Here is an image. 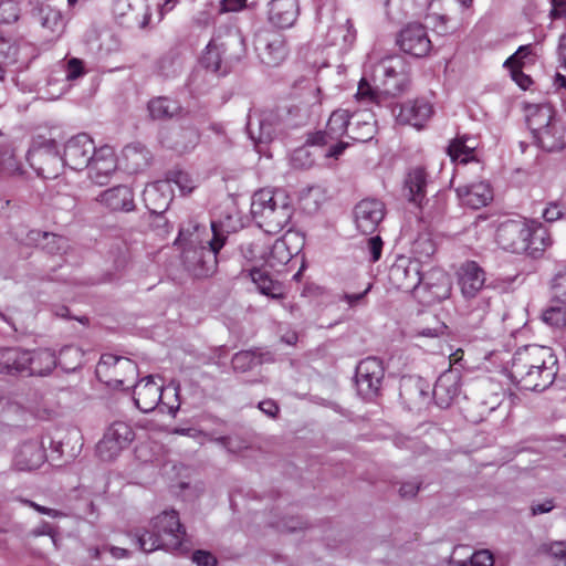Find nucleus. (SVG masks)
Wrapping results in <instances>:
<instances>
[{
    "instance_id": "f257e3e1",
    "label": "nucleus",
    "mask_w": 566,
    "mask_h": 566,
    "mask_svg": "<svg viewBox=\"0 0 566 566\" xmlns=\"http://www.w3.org/2000/svg\"><path fill=\"white\" fill-rule=\"evenodd\" d=\"M238 228V220H233L230 214L224 220L211 221L210 229L197 222L181 228L176 243L182 247V255L189 270L197 276L213 274L218 264V252L224 245L228 234Z\"/></svg>"
},
{
    "instance_id": "f03ea898",
    "label": "nucleus",
    "mask_w": 566,
    "mask_h": 566,
    "mask_svg": "<svg viewBox=\"0 0 566 566\" xmlns=\"http://www.w3.org/2000/svg\"><path fill=\"white\" fill-rule=\"evenodd\" d=\"M96 147L87 134H78L70 138L63 150V157L57 154L53 140H44L28 151L27 160L43 178H55L63 165L73 170H82L90 165Z\"/></svg>"
},
{
    "instance_id": "7ed1b4c3",
    "label": "nucleus",
    "mask_w": 566,
    "mask_h": 566,
    "mask_svg": "<svg viewBox=\"0 0 566 566\" xmlns=\"http://www.w3.org/2000/svg\"><path fill=\"white\" fill-rule=\"evenodd\" d=\"M558 373L557 357L553 349L542 345L518 348L512 358L509 377L522 390L543 391Z\"/></svg>"
},
{
    "instance_id": "20e7f679",
    "label": "nucleus",
    "mask_w": 566,
    "mask_h": 566,
    "mask_svg": "<svg viewBox=\"0 0 566 566\" xmlns=\"http://www.w3.org/2000/svg\"><path fill=\"white\" fill-rule=\"evenodd\" d=\"M373 86L365 77L358 84L356 98L363 103L381 104L386 96L401 93L409 84L408 67L399 56H388L377 63L373 70Z\"/></svg>"
},
{
    "instance_id": "39448f33",
    "label": "nucleus",
    "mask_w": 566,
    "mask_h": 566,
    "mask_svg": "<svg viewBox=\"0 0 566 566\" xmlns=\"http://www.w3.org/2000/svg\"><path fill=\"white\" fill-rule=\"evenodd\" d=\"M294 208L290 196L282 189H261L252 196L251 214L268 233H277L291 221Z\"/></svg>"
},
{
    "instance_id": "423d86ee",
    "label": "nucleus",
    "mask_w": 566,
    "mask_h": 566,
    "mask_svg": "<svg viewBox=\"0 0 566 566\" xmlns=\"http://www.w3.org/2000/svg\"><path fill=\"white\" fill-rule=\"evenodd\" d=\"M527 124L538 145L547 150H560L566 145V124L551 104L532 105L527 109Z\"/></svg>"
},
{
    "instance_id": "0eeeda50",
    "label": "nucleus",
    "mask_w": 566,
    "mask_h": 566,
    "mask_svg": "<svg viewBox=\"0 0 566 566\" xmlns=\"http://www.w3.org/2000/svg\"><path fill=\"white\" fill-rule=\"evenodd\" d=\"M151 528L135 535L139 548L145 553L160 548L176 549L184 541L185 530L175 510L158 514L151 522Z\"/></svg>"
},
{
    "instance_id": "6e6552de",
    "label": "nucleus",
    "mask_w": 566,
    "mask_h": 566,
    "mask_svg": "<svg viewBox=\"0 0 566 566\" xmlns=\"http://www.w3.org/2000/svg\"><path fill=\"white\" fill-rule=\"evenodd\" d=\"M241 252L245 260L241 273L247 274L251 279L261 294L272 298L282 297V284L274 280L264 269L266 245L261 241H254L242 245Z\"/></svg>"
},
{
    "instance_id": "1a4fd4ad",
    "label": "nucleus",
    "mask_w": 566,
    "mask_h": 566,
    "mask_svg": "<svg viewBox=\"0 0 566 566\" xmlns=\"http://www.w3.org/2000/svg\"><path fill=\"white\" fill-rule=\"evenodd\" d=\"M96 374L107 386L118 388L126 380L134 379L137 375V366L129 358L104 354L97 365Z\"/></svg>"
},
{
    "instance_id": "9d476101",
    "label": "nucleus",
    "mask_w": 566,
    "mask_h": 566,
    "mask_svg": "<svg viewBox=\"0 0 566 566\" xmlns=\"http://www.w3.org/2000/svg\"><path fill=\"white\" fill-rule=\"evenodd\" d=\"M134 440L132 427L124 421L113 422L103 439L97 443L96 451L104 461L114 460Z\"/></svg>"
},
{
    "instance_id": "9b49d317",
    "label": "nucleus",
    "mask_w": 566,
    "mask_h": 566,
    "mask_svg": "<svg viewBox=\"0 0 566 566\" xmlns=\"http://www.w3.org/2000/svg\"><path fill=\"white\" fill-rule=\"evenodd\" d=\"M164 385L157 382L153 376H147L135 385L134 401L136 407L143 412L153 411L161 401L168 412L175 415L179 409V402L170 405L163 400Z\"/></svg>"
},
{
    "instance_id": "f8f14e48",
    "label": "nucleus",
    "mask_w": 566,
    "mask_h": 566,
    "mask_svg": "<svg viewBox=\"0 0 566 566\" xmlns=\"http://www.w3.org/2000/svg\"><path fill=\"white\" fill-rule=\"evenodd\" d=\"M531 230L527 227V220H506L502 222L495 233L499 245L512 253H523L527 251L526 240Z\"/></svg>"
},
{
    "instance_id": "ddd939ff",
    "label": "nucleus",
    "mask_w": 566,
    "mask_h": 566,
    "mask_svg": "<svg viewBox=\"0 0 566 566\" xmlns=\"http://www.w3.org/2000/svg\"><path fill=\"white\" fill-rule=\"evenodd\" d=\"M389 280L394 286L405 292H411L422 282L419 260L398 256L389 270Z\"/></svg>"
},
{
    "instance_id": "4468645a",
    "label": "nucleus",
    "mask_w": 566,
    "mask_h": 566,
    "mask_svg": "<svg viewBox=\"0 0 566 566\" xmlns=\"http://www.w3.org/2000/svg\"><path fill=\"white\" fill-rule=\"evenodd\" d=\"M171 182H174L179 188L182 195L191 192L197 187V184L191 175L186 171H176L172 174L170 179L160 180L148 185L144 190V199L146 202H154L156 196L159 192L164 195L163 202L151 208L153 211H157L158 209L166 207L170 201L168 192L171 190Z\"/></svg>"
},
{
    "instance_id": "2eb2a0df",
    "label": "nucleus",
    "mask_w": 566,
    "mask_h": 566,
    "mask_svg": "<svg viewBox=\"0 0 566 566\" xmlns=\"http://www.w3.org/2000/svg\"><path fill=\"white\" fill-rule=\"evenodd\" d=\"M384 378L382 363L376 357L363 359L356 367V386L364 398L374 397Z\"/></svg>"
},
{
    "instance_id": "dca6fc26",
    "label": "nucleus",
    "mask_w": 566,
    "mask_h": 566,
    "mask_svg": "<svg viewBox=\"0 0 566 566\" xmlns=\"http://www.w3.org/2000/svg\"><path fill=\"white\" fill-rule=\"evenodd\" d=\"M386 213L385 205L377 199H364L354 209L356 229L363 234H373Z\"/></svg>"
},
{
    "instance_id": "f3484780",
    "label": "nucleus",
    "mask_w": 566,
    "mask_h": 566,
    "mask_svg": "<svg viewBox=\"0 0 566 566\" xmlns=\"http://www.w3.org/2000/svg\"><path fill=\"white\" fill-rule=\"evenodd\" d=\"M88 178L98 186L106 185L117 169V158L114 148L105 145L96 148L90 165Z\"/></svg>"
},
{
    "instance_id": "a211bd4d",
    "label": "nucleus",
    "mask_w": 566,
    "mask_h": 566,
    "mask_svg": "<svg viewBox=\"0 0 566 566\" xmlns=\"http://www.w3.org/2000/svg\"><path fill=\"white\" fill-rule=\"evenodd\" d=\"M485 271L475 261H465L457 271V283L465 300L475 298L485 285Z\"/></svg>"
},
{
    "instance_id": "6ab92c4d",
    "label": "nucleus",
    "mask_w": 566,
    "mask_h": 566,
    "mask_svg": "<svg viewBox=\"0 0 566 566\" xmlns=\"http://www.w3.org/2000/svg\"><path fill=\"white\" fill-rule=\"evenodd\" d=\"M400 49L416 57L426 56L431 50V41L422 24L411 23L405 27L398 38Z\"/></svg>"
},
{
    "instance_id": "aec40b11",
    "label": "nucleus",
    "mask_w": 566,
    "mask_h": 566,
    "mask_svg": "<svg viewBox=\"0 0 566 566\" xmlns=\"http://www.w3.org/2000/svg\"><path fill=\"white\" fill-rule=\"evenodd\" d=\"M46 460V452L42 441L34 439L20 443L13 455V465L19 471L39 469Z\"/></svg>"
},
{
    "instance_id": "412c9836",
    "label": "nucleus",
    "mask_w": 566,
    "mask_h": 566,
    "mask_svg": "<svg viewBox=\"0 0 566 566\" xmlns=\"http://www.w3.org/2000/svg\"><path fill=\"white\" fill-rule=\"evenodd\" d=\"M350 122L352 116H349L348 111L337 109L329 116L326 129L311 135L307 143L311 145H327L329 142L342 137L346 132L349 133Z\"/></svg>"
},
{
    "instance_id": "4be33fe9",
    "label": "nucleus",
    "mask_w": 566,
    "mask_h": 566,
    "mask_svg": "<svg viewBox=\"0 0 566 566\" xmlns=\"http://www.w3.org/2000/svg\"><path fill=\"white\" fill-rule=\"evenodd\" d=\"M453 7V0H434L430 3L428 19L438 33L454 32L463 25L462 19H455L449 13Z\"/></svg>"
},
{
    "instance_id": "5701e85b",
    "label": "nucleus",
    "mask_w": 566,
    "mask_h": 566,
    "mask_svg": "<svg viewBox=\"0 0 566 566\" xmlns=\"http://www.w3.org/2000/svg\"><path fill=\"white\" fill-rule=\"evenodd\" d=\"M274 115L272 113L252 114L248 120V133L255 143L256 151L263 153L262 145L273 140L275 135Z\"/></svg>"
},
{
    "instance_id": "b1692460",
    "label": "nucleus",
    "mask_w": 566,
    "mask_h": 566,
    "mask_svg": "<svg viewBox=\"0 0 566 566\" xmlns=\"http://www.w3.org/2000/svg\"><path fill=\"white\" fill-rule=\"evenodd\" d=\"M459 394L460 371L457 368H450L437 379L432 389V396L439 407L447 408Z\"/></svg>"
},
{
    "instance_id": "393cba45",
    "label": "nucleus",
    "mask_w": 566,
    "mask_h": 566,
    "mask_svg": "<svg viewBox=\"0 0 566 566\" xmlns=\"http://www.w3.org/2000/svg\"><path fill=\"white\" fill-rule=\"evenodd\" d=\"M95 201L111 211L129 212L134 210L133 190L125 185L115 186L102 191Z\"/></svg>"
},
{
    "instance_id": "a878e982",
    "label": "nucleus",
    "mask_w": 566,
    "mask_h": 566,
    "mask_svg": "<svg viewBox=\"0 0 566 566\" xmlns=\"http://www.w3.org/2000/svg\"><path fill=\"white\" fill-rule=\"evenodd\" d=\"M232 42L243 44V39L238 30L230 31L227 41H221L219 36L213 38L201 55V64L211 72L219 71L222 55Z\"/></svg>"
},
{
    "instance_id": "bb28decb",
    "label": "nucleus",
    "mask_w": 566,
    "mask_h": 566,
    "mask_svg": "<svg viewBox=\"0 0 566 566\" xmlns=\"http://www.w3.org/2000/svg\"><path fill=\"white\" fill-rule=\"evenodd\" d=\"M256 50L261 61L269 66L280 64L286 56L284 39L279 33H266L259 36Z\"/></svg>"
},
{
    "instance_id": "cd10ccee",
    "label": "nucleus",
    "mask_w": 566,
    "mask_h": 566,
    "mask_svg": "<svg viewBox=\"0 0 566 566\" xmlns=\"http://www.w3.org/2000/svg\"><path fill=\"white\" fill-rule=\"evenodd\" d=\"M300 13L297 0H271L268 4V21L275 28L292 27Z\"/></svg>"
},
{
    "instance_id": "c85d7f7f",
    "label": "nucleus",
    "mask_w": 566,
    "mask_h": 566,
    "mask_svg": "<svg viewBox=\"0 0 566 566\" xmlns=\"http://www.w3.org/2000/svg\"><path fill=\"white\" fill-rule=\"evenodd\" d=\"M455 191L461 205L472 209L485 207L493 199L491 186L484 181L460 186Z\"/></svg>"
},
{
    "instance_id": "c756f323",
    "label": "nucleus",
    "mask_w": 566,
    "mask_h": 566,
    "mask_svg": "<svg viewBox=\"0 0 566 566\" xmlns=\"http://www.w3.org/2000/svg\"><path fill=\"white\" fill-rule=\"evenodd\" d=\"M432 113V105L428 101L423 98L409 101L400 107L397 120L401 124H408L420 129L431 117Z\"/></svg>"
},
{
    "instance_id": "7c9ffc66",
    "label": "nucleus",
    "mask_w": 566,
    "mask_h": 566,
    "mask_svg": "<svg viewBox=\"0 0 566 566\" xmlns=\"http://www.w3.org/2000/svg\"><path fill=\"white\" fill-rule=\"evenodd\" d=\"M114 13L128 18L129 22L142 29L149 25L150 12L146 0H115Z\"/></svg>"
},
{
    "instance_id": "2f4dec72",
    "label": "nucleus",
    "mask_w": 566,
    "mask_h": 566,
    "mask_svg": "<svg viewBox=\"0 0 566 566\" xmlns=\"http://www.w3.org/2000/svg\"><path fill=\"white\" fill-rule=\"evenodd\" d=\"M291 233H286L281 239L275 240L271 247H266L265 266L280 273L282 269L291 261L293 251L289 247L292 239Z\"/></svg>"
},
{
    "instance_id": "473e14b6",
    "label": "nucleus",
    "mask_w": 566,
    "mask_h": 566,
    "mask_svg": "<svg viewBox=\"0 0 566 566\" xmlns=\"http://www.w3.org/2000/svg\"><path fill=\"white\" fill-rule=\"evenodd\" d=\"M376 134V120L371 112L363 111L352 115L349 137L353 140L366 143Z\"/></svg>"
},
{
    "instance_id": "72a5a7b5",
    "label": "nucleus",
    "mask_w": 566,
    "mask_h": 566,
    "mask_svg": "<svg viewBox=\"0 0 566 566\" xmlns=\"http://www.w3.org/2000/svg\"><path fill=\"white\" fill-rule=\"evenodd\" d=\"M55 354L50 349L28 350L27 375L45 376L56 366Z\"/></svg>"
},
{
    "instance_id": "f704fd0d",
    "label": "nucleus",
    "mask_w": 566,
    "mask_h": 566,
    "mask_svg": "<svg viewBox=\"0 0 566 566\" xmlns=\"http://www.w3.org/2000/svg\"><path fill=\"white\" fill-rule=\"evenodd\" d=\"M423 285L428 290L431 301L441 302L451 295L450 276L440 269L431 270Z\"/></svg>"
},
{
    "instance_id": "c9c22d12",
    "label": "nucleus",
    "mask_w": 566,
    "mask_h": 566,
    "mask_svg": "<svg viewBox=\"0 0 566 566\" xmlns=\"http://www.w3.org/2000/svg\"><path fill=\"white\" fill-rule=\"evenodd\" d=\"M28 350L19 348L0 349V374L3 375H27Z\"/></svg>"
},
{
    "instance_id": "e433bc0d",
    "label": "nucleus",
    "mask_w": 566,
    "mask_h": 566,
    "mask_svg": "<svg viewBox=\"0 0 566 566\" xmlns=\"http://www.w3.org/2000/svg\"><path fill=\"white\" fill-rule=\"evenodd\" d=\"M428 176L423 168L411 169L405 179L406 196L409 201L420 205L426 197Z\"/></svg>"
},
{
    "instance_id": "4c0bfd02",
    "label": "nucleus",
    "mask_w": 566,
    "mask_h": 566,
    "mask_svg": "<svg viewBox=\"0 0 566 566\" xmlns=\"http://www.w3.org/2000/svg\"><path fill=\"white\" fill-rule=\"evenodd\" d=\"M326 36L331 45L338 46L340 50H347L355 40V31L350 21L342 18L329 28Z\"/></svg>"
},
{
    "instance_id": "58836bf2",
    "label": "nucleus",
    "mask_w": 566,
    "mask_h": 566,
    "mask_svg": "<svg viewBox=\"0 0 566 566\" xmlns=\"http://www.w3.org/2000/svg\"><path fill=\"white\" fill-rule=\"evenodd\" d=\"M17 142L3 136L0 133V174L18 175L21 174V167L14 157Z\"/></svg>"
},
{
    "instance_id": "ea45409f",
    "label": "nucleus",
    "mask_w": 566,
    "mask_h": 566,
    "mask_svg": "<svg viewBox=\"0 0 566 566\" xmlns=\"http://www.w3.org/2000/svg\"><path fill=\"white\" fill-rule=\"evenodd\" d=\"M39 22L44 30L49 31L52 39L59 38L65 28L61 12L50 4H42L39 8Z\"/></svg>"
},
{
    "instance_id": "a19ab883",
    "label": "nucleus",
    "mask_w": 566,
    "mask_h": 566,
    "mask_svg": "<svg viewBox=\"0 0 566 566\" xmlns=\"http://www.w3.org/2000/svg\"><path fill=\"white\" fill-rule=\"evenodd\" d=\"M527 227L531 230L526 240V243H528L527 253L535 254L542 252L552 244L548 231L542 223L535 220H527Z\"/></svg>"
},
{
    "instance_id": "79ce46f5",
    "label": "nucleus",
    "mask_w": 566,
    "mask_h": 566,
    "mask_svg": "<svg viewBox=\"0 0 566 566\" xmlns=\"http://www.w3.org/2000/svg\"><path fill=\"white\" fill-rule=\"evenodd\" d=\"M148 112L154 119L172 118L181 113L180 104L168 97H156L149 101Z\"/></svg>"
},
{
    "instance_id": "37998d69",
    "label": "nucleus",
    "mask_w": 566,
    "mask_h": 566,
    "mask_svg": "<svg viewBox=\"0 0 566 566\" xmlns=\"http://www.w3.org/2000/svg\"><path fill=\"white\" fill-rule=\"evenodd\" d=\"M123 157L127 161L126 168L138 171L149 163V151L142 145H128L123 149Z\"/></svg>"
},
{
    "instance_id": "c03bdc74",
    "label": "nucleus",
    "mask_w": 566,
    "mask_h": 566,
    "mask_svg": "<svg viewBox=\"0 0 566 566\" xmlns=\"http://www.w3.org/2000/svg\"><path fill=\"white\" fill-rule=\"evenodd\" d=\"M271 359L270 354L255 353L251 350H244L237 353L232 358V367L234 370L245 371L255 365L269 361Z\"/></svg>"
},
{
    "instance_id": "a18cd8bd",
    "label": "nucleus",
    "mask_w": 566,
    "mask_h": 566,
    "mask_svg": "<svg viewBox=\"0 0 566 566\" xmlns=\"http://www.w3.org/2000/svg\"><path fill=\"white\" fill-rule=\"evenodd\" d=\"M542 321L554 329H563L566 326V305L553 304L542 312Z\"/></svg>"
},
{
    "instance_id": "49530a36",
    "label": "nucleus",
    "mask_w": 566,
    "mask_h": 566,
    "mask_svg": "<svg viewBox=\"0 0 566 566\" xmlns=\"http://www.w3.org/2000/svg\"><path fill=\"white\" fill-rule=\"evenodd\" d=\"M83 350L74 345L64 346L60 350L59 363L66 371L75 370L82 364Z\"/></svg>"
},
{
    "instance_id": "de8ad7c7",
    "label": "nucleus",
    "mask_w": 566,
    "mask_h": 566,
    "mask_svg": "<svg viewBox=\"0 0 566 566\" xmlns=\"http://www.w3.org/2000/svg\"><path fill=\"white\" fill-rule=\"evenodd\" d=\"M474 148L475 145L473 143L468 145L465 142L457 139L448 147V154L452 160L465 164L473 158Z\"/></svg>"
},
{
    "instance_id": "09e8293b",
    "label": "nucleus",
    "mask_w": 566,
    "mask_h": 566,
    "mask_svg": "<svg viewBox=\"0 0 566 566\" xmlns=\"http://www.w3.org/2000/svg\"><path fill=\"white\" fill-rule=\"evenodd\" d=\"M308 143L306 146L300 147L293 151L290 158L291 166L296 169H306L310 168L314 163V156L308 148Z\"/></svg>"
},
{
    "instance_id": "8fccbe9b",
    "label": "nucleus",
    "mask_w": 566,
    "mask_h": 566,
    "mask_svg": "<svg viewBox=\"0 0 566 566\" xmlns=\"http://www.w3.org/2000/svg\"><path fill=\"white\" fill-rule=\"evenodd\" d=\"M452 563L455 566H468V560H457L454 555L452 556ZM469 563L471 566H493L494 558L490 551L488 549H481L475 553H473L470 556Z\"/></svg>"
},
{
    "instance_id": "3c124183",
    "label": "nucleus",
    "mask_w": 566,
    "mask_h": 566,
    "mask_svg": "<svg viewBox=\"0 0 566 566\" xmlns=\"http://www.w3.org/2000/svg\"><path fill=\"white\" fill-rule=\"evenodd\" d=\"M323 190L318 186H312L304 189L301 193L303 207L307 210H315L323 200Z\"/></svg>"
},
{
    "instance_id": "603ef678",
    "label": "nucleus",
    "mask_w": 566,
    "mask_h": 566,
    "mask_svg": "<svg viewBox=\"0 0 566 566\" xmlns=\"http://www.w3.org/2000/svg\"><path fill=\"white\" fill-rule=\"evenodd\" d=\"M20 17V7L14 0L0 1V23H13Z\"/></svg>"
},
{
    "instance_id": "864d4df0",
    "label": "nucleus",
    "mask_w": 566,
    "mask_h": 566,
    "mask_svg": "<svg viewBox=\"0 0 566 566\" xmlns=\"http://www.w3.org/2000/svg\"><path fill=\"white\" fill-rule=\"evenodd\" d=\"M532 55V45H521L516 52L505 60L503 66L506 69H513L516 66L517 69H523L525 65L526 59Z\"/></svg>"
},
{
    "instance_id": "5fc2aeb1",
    "label": "nucleus",
    "mask_w": 566,
    "mask_h": 566,
    "mask_svg": "<svg viewBox=\"0 0 566 566\" xmlns=\"http://www.w3.org/2000/svg\"><path fill=\"white\" fill-rule=\"evenodd\" d=\"M474 233L476 242H481V247L494 234L493 228L486 219H480L468 230V233Z\"/></svg>"
},
{
    "instance_id": "6e6d98bb",
    "label": "nucleus",
    "mask_w": 566,
    "mask_h": 566,
    "mask_svg": "<svg viewBox=\"0 0 566 566\" xmlns=\"http://www.w3.org/2000/svg\"><path fill=\"white\" fill-rule=\"evenodd\" d=\"M552 289L556 298L566 303V266H563L554 276Z\"/></svg>"
},
{
    "instance_id": "4d7b16f0",
    "label": "nucleus",
    "mask_w": 566,
    "mask_h": 566,
    "mask_svg": "<svg viewBox=\"0 0 566 566\" xmlns=\"http://www.w3.org/2000/svg\"><path fill=\"white\" fill-rule=\"evenodd\" d=\"M547 553L554 559L555 566H566V542H555L549 544Z\"/></svg>"
},
{
    "instance_id": "13d9d810",
    "label": "nucleus",
    "mask_w": 566,
    "mask_h": 566,
    "mask_svg": "<svg viewBox=\"0 0 566 566\" xmlns=\"http://www.w3.org/2000/svg\"><path fill=\"white\" fill-rule=\"evenodd\" d=\"M42 237L43 240L46 241L43 247L48 249L50 253L60 252L66 245V240L61 235L44 232Z\"/></svg>"
},
{
    "instance_id": "bf43d9fd",
    "label": "nucleus",
    "mask_w": 566,
    "mask_h": 566,
    "mask_svg": "<svg viewBox=\"0 0 566 566\" xmlns=\"http://www.w3.org/2000/svg\"><path fill=\"white\" fill-rule=\"evenodd\" d=\"M22 504L24 505H28L29 507H32L33 510H35L36 512L41 513V514H44V515H48L52 518H59V517H64L65 514L59 510H54V509H50V507H46V506H42L33 501H30V500H27V499H20L19 500Z\"/></svg>"
},
{
    "instance_id": "052dcab7",
    "label": "nucleus",
    "mask_w": 566,
    "mask_h": 566,
    "mask_svg": "<svg viewBox=\"0 0 566 566\" xmlns=\"http://www.w3.org/2000/svg\"><path fill=\"white\" fill-rule=\"evenodd\" d=\"M192 562L198 566H216L217 558L207 551L198 549L192 553L191 556Z\"/></svg>"
},
{
    "instance_id": "680f3d73",
    "label": "nucleus",
    "mask_w": 566,
    "mask_h": 566,
    "mask_svg": "<svg viewBox=\"0 0 566 566\" xmlns=\"http://www.w3.org/2000/svg\"><path fill=\"white\" fill-rule=\"evenodd\" d=\"M83 74H84V70H83L82 61L76 57L69 60L67 66H66V74H65L66 80L73 81Z\"/></svg>"
},
{
    "instance_id": "e2e57ef3",
    "label": "nucleus",
    "mask_w": 566,
    "mask_h": 566,
    "mask_svg": "<svg viewBox=\"0 0 566 566\" xmlns=\"http://www.w3.org/2000/svg\"><path fill=\"white\" fill-rule=\"evenodd\" d=\"M511 73L512 80L522 88L527 90L532 84L533 80L530 75L523 73L522 69H517L514 66L513 69H509Z\"/></svg>"
},
{
    "instance_id": "0e129e2a",
    "label": "nucleus",
    "mask_w": 566,
    "mask_h": 566,
    "mask_svg": "<svg viewBox=\"0 0 566 566\" xmlns=\"http://www.w3.org/2000/svg\"><path fill=\"white\" fill-rule=\"evenodd\" d=\"M367 249L370 253L371 261L373 262L378 261L381 256V251H382V240L380 239V237L379 235L371 237L367 241Z\"/></svg>"
},
{
    "instance_id": "69168bd1",
    "label": "nucleus",
    "mask_w": 566,
    "mask_h": 566,
    "mask_svg": "<svg viewBox=\"0 0 566 566\" xmlns=\"http://www.w3.org/2000/svg\"><path fill=\"white\" fill-rule=\"evenodd\" d=\"M542 214L547 222H553L560 219L564 212L559 205L552 202L544 209Z\"/></svg>"
},
{
    "instance_id": "338daca9",
    "label": "nucleus",
    "mask_w": 566,
    "mask_h": 566,
    "mask_svg": "<svg viewBox=\"0 0 566 566\" xmlns=\"http://www.w3.org/2000/svg\"><path fill=\"white\" fill-rule=\"evenodd\" d=\"M247 6V0H222L220 2V12H237Z\"/></svg>"
},
{
    "instance_id": "774afa93",
    "label": "nucleus",
    "mask_w": 566,
    "mask_h": 566,
    "mask_svg": "<svg viewBox=\"0 0 566 566\" xmlns=\"http://www.w3.org/2000/svg\"><path fill=\"white\" fill-rule=\"evenodd\" d=\"M549 15L552 19L566 18V0H552Z\"/></svg>"
}]
</instances>
